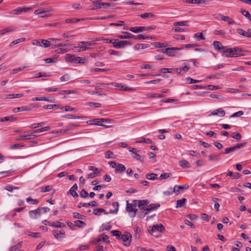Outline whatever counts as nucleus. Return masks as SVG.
Here are the masks:
<instances>
[{"label": "nucleus", "mask_w": 251, "mask_h": 251, "mask_svg": "<svg viewBox=\"0 0 251 251\" xmlns=\"http://www.w3.org/2000/svg\"><path fill=\"white\" fill-rule=\"evenodd\" d=\"M164 230V226L162 224L153 225L152 226H150L148 229V231L150 234L153 235V233L156 231H158L159 232H163Z\"/></svg>", "instance_id": "f8f14e48"}, {"label": "nucleus", "mask_w": 251, "mask_h": 251, "mask_svg": "<svg viewBox=\"0 0 251 251\" xmlns=\"http://www.w3.org/2000/svg\"><path fill=\"white\" fill-rule=\"evenodd\" d=\"M77 185L75 183L70 189L69 192L73 197H77L78 196L76 190L77 189Z\"/></svg>", "instance_id": "b1692460"}, {"label": "nucleus", "mask_w": 251, "mask_h": 251, "mask_svg": "<svg viewBox=\"0 0 251 251\" xmlns=\"http://www.w3.org/2000/svg\"><path fill=\"white\" fill-rule=\"evenodd\" d=\"M111 228V226L110 225L109 223H107L105 224H103L101 226V230H109Z\"/></svg>", "instance_id": "de8ad7c7"}, {"label": "nucleus", "mask_w": 251, "mask_h": 251, "mask_svg": "<svg viewBox=\"0 0 251 251\" xmlns=\"http://www.w3.org/2000/svg\"><path fill=\"white\" fill-rule=\"evenodd\" d=\"M26 234L33 238H38L39 237V233L38 232H28Z\"/></svg>", "instance_id": "864d4df0"}, {"label": "nucleus", "mask_w": 251, "mask_h": 251, "mask_svg": "<svg viewBox=\"0 0 251 251\" xmlns=\"http://www.w3.org/2000/svg\"><path fill=\"white\" fill-rule=\"evenodd\" d=\"M112 233L113 236H116L117 238L120 239V236L122 235L121 232L118 230H113L112 231Z\"/></svg>", "instance_id": "e2e57ef3"}, {"label": "nucleus", "mask_w": 251, "mask_h": 251, "mask_svg": "<svg viewBox=\"0 0 251 251\" xmlns=\"http://www.w3.org/2000/svg\"><path fill=\"white\" fill-rule=\"evenodd\" d=\"M113 153L110 151H107L105 154V157L108 159L113 158Z\"/></svg>", "instance_id": "338daca9"}, {"label": "nucleus", "mask_w": 251, "mask_h": 251, "mask_svg": "<svg viewBox=\"0 0 251 251\" xmlns=\"http://www.w3.org/2000/svg\"><path fill=\"white\" fill-rule=\"evenodd\" d=\"M237 33L241 35H243L244 36H246L249 38L251 37V33L248 34V32H247L246 31H244L242 29L238 28L237 29Z\"/></svg>", "instance_id": "473e14b6"}, {"label": "nucleus", "mask_w": 251, "mask_h": 251, "mask_svg": "<svg viewBox=\"0 0 251 251\" xmlns=\"http://www.w3.org/2000/svg\"><path fill=\"white\" fill-rule=\"evenodd\" d=\"M115 41L114 42L113 47L116 49L124 48L126 46L131 45V43L126 40L120 41L118 39H115Z\"/></svg>", "instance_id": "0eeeda50"}, {"label": "nucleus", "mask_w": 251, "mask_h": 251, "mask_svg": "<svg viewBox=\"0 0 251 251\" xmlns=\"http://www.w3.org/2000/svg\"><path fill=\"white\" fill-rule=\"evenodd\" d=\"M129 151L132 152L133 154L132 157L138 160H141L142 159L141 156L138 153V151L135 148H129Z\"/></svg>", "instance_id": "412c9836"}, {"label": "nucleus", "mask_w": 251, "mask_h": 251, "mask_svg": "<svg viewBox=\"0 0 251 251\" xmlns=\"http://www.w3.org/2000/svg\"><path fill=\"white\" fill-rule=\"evenodd\" d=\"M99 41V40L96 39V40L92 41L79 42L77 44V45L75 47V48L76 49L78 52L89 50L91 49L90 47L95 45V41Z\"/></svg>", "instance_id": "f03ea898"}, {"label": "nucleus", "mask_w": 251, "mask_h": 251, "mask_svg": "<svg viewBox=\"0 0 251 251\" xmlns=\"http://www.w3.org/2000/svg\"><path fill=\"white\" fill-rule=\"evenodd\" d=\"M26 110H28V108L26 107H17L16 108H14L13 109V112H17L20 111H26Z\"/></svg>", "instance_id": "052dcab7"}, {"label": "nucleus", "mask_w": 251, "mask_h": 251, "mask_svg": "<svg viewBox=\"0 0 251 251\" xmlns=\"http://www.w3.org/2000/svg\"><path fill=\"white\" fill-rule=\"evenodd\" d=\"M88 169L90 171H93V173H95V175L97 176L98 175V174L100 173V172L98 170V169L94 166H89Z\"/></svg>", "instance_id": "8fccbe9b"}, {"label": "nucleus", "mask_w": 251, "mask_h": 251, "mask_svg": "<svg viewBox=\"0 0 251 251\" xmlns=\"http://www.w3.org/2000/svg\"><path fill=\"white\" fill-rule=\"evenodd\" d=\"M49 210L50 208L48 207L39 208L36 210L29 211V215L31 218H38L40 215L45 213Z\"/></svg>", "instance_id": "39448f33"}, {"label": "nucleus", "mask_w": 251, "mask_h": 251, "mask_svg": "<svg viewBox=\"0 0 251 251\" xmlns=\"http://www.w3.org/2000/svg\"><path fill=\"white\" fill-rule=\"evenodd\" d=\"M180 166L184 168H189L190 167V163L186 160H181L178 162Z\"/></svg>", "instance_id": "c756f323"}, {"label": "nucleus", "mask_w": 251, "mask_h": 251, "mask_svg": "<svg viewBox=\"0 0 251 251\" xmlns=\"http://www.w3.org/2000/svg\"><path fill=\"white\" fill-rule=\"evenodd\" d=\"M108 239H109V237L106 235L101 234L97 239V242H100L101 241H103V242H106V243H109V241Z\"/></svg>", "instance_id": "a878e982"}, {"label": "nucleus", "mask_w": 251, "mask_h": 251, "mask_svg": "<svg viewBox=\"0 0 251 251\" xmlns=\"http://www.w3.org/2000/svg\"><path fill=\"white\" fill-rule=\"evenodd\" d=\"M149 28L150 27H146L144 26H139L130 27L129 29L130 31L134 33H138L144 31H148Z\"/></svg>", "instance_id": "aec40b11"}, {"label": "nucleus", "mask_w": 251, "mask_h": 251, "mask_svg": "<svg viewBox=\"0 0 251 251\" xmlns=\"http://www.w3.org/2000/svg\"><path fill=\"white\" fill-rule=\"evenodd\" d=\"M53 11V8L50 7L36 10L34 13L35 15H40L41 18H48L51 16V14L50 12Z\"/></svg>", "instance_id": "7ed1b4c3"}, {"label": "nucleus", "mask_w": 251, "mask_h": 251, "mask_svg": "<svg viewBox=\"0 0 251 251\" xmlns=\"http://www.w3.org/2000/svg\"><path fill=\"white\" fill-rule=\"evenodd\" d=\"M246 143L244 142V143H241L240 144H238L236 145L235 146H232V147H231L229 148H227L225 150V153L226 154H229L232 152L234 151H236L237 149H239L244 147V146H246Z\"/></svg>", "instance_id": "9b49d317"}, {"label": "nucleus", "mask_w": 251, "mask_h": 251, "mask_svg": "<svg viewBox=\"0 0 251 251\" xmlns=\"http://www.w3.org/2000/svg\"><path fill=\"white\" fill-rule=\"evenodd\" d=\"M185 81L189 84H192L193 83H198L201 81V80L194 79L190 77H188L185 79Z\"/></svg>", "instance_id": "c03bdc74"}, {"label": "nucleus", "mask_w": 251, "mask_h": 251, "mask_svg": "<svg viewBox=\"0 0 251 251\" xmlns=\"http://www.w3.org/2000/svg\"><path fill=\"white\" fill-rule=\"evenodd\" d=\"M183 49V46L181 48H168L165 49H163L161 50V51L166 54L168 56L171 57L177 56L180 55V54L177 53L176 50H179Z\"/></svg>", "instance_id": "20e7f679"}, {"label": "nucleus", "mask_w": 251, "mask_h": 251, "mask_svg": "<svg viewBox=\"0 0 251 251\" xmlns=\"http://www.w3.org/2000/svg\"><path fill=\"white\" fill-rule=\"evenodd\" d=\"M194 36L195 38H196L198 41L205 39V38L204 37L202 33H196Z\"/></svg>", "instance_id": "09e8293b"}, {"label": "nucleus", "mask_w": 251, "mask_h": 251, "mask_svg": "<svg viewBox=\"0 0 251 251\" xmlns=\"http://www.w3.org/2000/svg\"><path fill=\"white\" fill-rule=\"evenodd\" d=\"M65 108V111H74L76 112L77 110L76 109L71 107V106H66L65 107H62L61 109Z\"/></svg>", "instance_id": "5fc2aeb1"}, {"label": "nucleus", "mask_w": 251, "mask_h": 251, "mask_svg": "<svg viewBox=\"0 0 251 251\" xmlns=\"http://www.w3.org/2000/svg\"><path fill=\"white\" fill-rule=\"evenodd\" d=\"M112 6V4L108 2H100L96 6L97 9L107 8Z\"/></svg>", "instance_id": "cd10ccee"}, {"label": "nucleus", "mask_w": 251, "mask_h": 251, "mask_svg": "<svg viewBox=\"0 0 251 251\" xmlns=\"http://www.w3.org/2000/svg\"><path fill=\"white\" fill-rule=\"evenodd\" d=\"M111 84L112 86L118 88L120 90H123L126 91H133L134 90V89L128 87L122 83L113 82Z\"/></svg>", "instance_id": "ddd939ff"}, {"label": "nucleus", "mask_w": 251, "mask_h": 251, "mask_svg": "<svg viewBox=\"0 0 251 251\" xmlns=\"http://www.w3.org/2000/svg\"><path fill=\"white\" fill-rule=\"evenodd\" d=\"M185 2L187 3H198L205 4L206 2L204 0H185Z\"/></svg>", "instance_id": "2f4dec72"}, {"label": "nucleus", "mask_w": 251, "mask_h": 251, "mask_svg": "<svg viewBox=\"0 0 251 251\" xmlns=\"http://www.w3.org/2000/svg\"><path fill=\"white\" fill-rule=\"evenodd\" d=\"M25 38H21L16 39V40L12 41L10 44V46H12V45H15L18 44L21 42H23L25 41Z\"/></svg>", "instance_id": "4c0bfd02"}, {"label": "nucleus", "mask_w": 251, "mask_h": 251, "mask_svg": "<svg viewBox=\"0 0 251 251\" xmlns=\"http://www.w3.org/2000/svg\"><path fill=\"white\" fill-rule=\"evenodd\" d=\"M32 101H49V100L47 97H34L32 98Z\"/></svg>", "instance_id": "a19ab883"}, {"label": "nucleus", "mask_w": 251, "mask_h": 251, "mask_svg": "<svg viewBox=\"0 0 251 251\" xmlns=\"http://www.w3.org/2000/svg\"><path fill=\"white\" fill-rule=\"evenodd\" d=\"M67 224V225L72 229L75 226L81 227L86 225L85 223L82 221H68Z\"/></svg>", "instance_id": "1a4fd4ad"}, {"label": "nucleus", "mask_w": 251, "mask_h": 251, "mask_svg": "<svg viewBox=\"0 0 251 251\" xmlns=\"http://www.w3.org/2000/svg\"><path fill=\"white\" fill-rule=\"evenodd\" d=\"M92 124H94L95 125H99L101 126H103L105 128H109L111 127V126L105 125L103 124H99V123H109L111 122H113V120L111 119H95L93 121Z\"/></svg>", "instance_id": "6e6552de"}, {"label": "nucleus", "mask_w": 251, "mask_h": 251, "mask_svg": "<svg viewBox=\"0 0 251 251\" xmlns=\"http://www.w3.org/2000/svg\"><path fill=\"white\" fill-rule=\"evenodd\" d=\"M88 193L84 189H82L80 193V196L82 198H86L88 196Z\"/></svg>", "instance_id": "0e129e2a"}, {"label": "nucleus", "mask_w": 251, "mask_h": 251, "mask_svg": "<svg viewBox=\"0 0 251 251\" xmlns=\"http://www.w3.org/2000/svg\"><path fill=\"white\" fill-rule=\"evenodd\" d=\"M70 75L68 74H66L60 77V80L62 82H66L70 80Z\"/></svg>", "instance_id": "603ef678"}, {"label": "nucleus", "mask_w": 251, "mask_h": 251, "mask_svg": "<svg viewBox=\"0 0 251 251\" xmlns=\"http://www.w3.org/2000/svg\"><path fill=\"white\" fill-rule=\"evenodd\" d=\"M75 91L74 90H63L59 92V94L60 95H64V94H73L75 93Z\"/></svg>", "instance_id": "13d9d810"}, {"label": "nucleus", "mask_w": 251, "mask_h": 251, "mask_svg": "<svg viewBox=\"0 0 251 251\" xmlns=\"http://www.w3.org/2000/svg\"><path fill=\"white\" fill-rule=\"evenodd\" d=\"M41 44L42 45V47L47 48L50 47L51 45V42L45 39H41Z\"/></svg>", "instance_id": "f704fd0d"}, {"label": "nucleus", "mask_w": 251, "mask_h": 251, "mask_svg": "<svg viewBox=\"0 0 251 251\" xmlns=\"http://www.w3.org/2000/svg\"><path fill=\"white\" fill-rule=\"evenodd\" d=\"M131 235L129 233H126L120 236V239L122 240L125 246L128 247L130 245Z\"/></svg>", "instance_id": "9d476101"}, {"label": "nucleus", "mask_w": 251, "mask_h": 251, "mask_svg": "<svg viewBox=\"0 0 251 251\" xmlns=\"http://www.w3.org/2000/svg\"><path fill=\"white\" fill-rule=\"evenodd\" d=\"M86 104L90 106H94L95 107H100L101 106V104L100 103L89 102L86 103Z\"/></svg>", "instance_id": "4d7b16f0"}, {"label": "nucleus", "mask_w": 251, "mask_h": 251, "mask_svg": "<svg viewBox=\"0 0 251 251\" xmlns=\"http://www.w3.org/2000/svg\"><path fill=\"white\" fill-rule=\"evenodd\" d=\"M134 203H129L127 201L126 209L131 217H134L137 214L140 218H143L160 207L158 203L149 204L147 200L133 201Z\"/></svg>", "instance_id": "f257e3e1"}, {"label": "nucleus", "mask_w": 251, "mask_h": 251, "mask_svg": "<svg viewBox=\"0 0 251 251\" xmlns=\"http://www.w3.org/2000/svg\"><path fill=\"white\" fill-rule=\"evenodd\" d=\"M241 51V50L239 49L234 48L232 49H228L226 50H224V52H226L227 53H231V54H233V57H238L243 56V54L240 53Z\"/></svg>", "instance_id": "4468645a"}, {"label": "nucleus", "mask_w": 251, "mask_h": 251, "mask_svg": "<svg viewBox=\"0 0 251 251\" xmlns=\"http://www.w3.org/2000/svg\"><path fill=\"white\" fill-rule=\"evenodd\" d=\"M16 28L14 27H8L0 30V35H3L6 33L13 32Z\"/></svg>", "instance_id": "bb28decb"}, {"label": "nucleus", "mask_w": 251, "mask_h": 251, "mask_svg": "<svg viewBox=\"0 0 251 251\" xmlns=\"http://www.w3.org/2000/svg\"><path fill=\"white\" fill-rule=\"evenodd\" d=\"M225 114L226 113L225 110L222 108H219L214 110L209 115V116L218 115L220 117H223L225 116Z\"/></svg>", "instance_id": "a211bd4d"}, {"label": "nucleus", "mask_w": 251, "mask_h": 251, "mask_svg": "<svg viewBox=\"0 0 251 251\" xmlns=\"http://www.w3.org/2000/svg\"><path fill=\"white\" fill-rule=\"evenodd\" d=\"M125 35H119L118 38L121 39H135V36L127 32H124Z\"/></svg>", "instance_id": "4be33fe9"}, {"label": "nucleus", "mask_w": 251, "mask_h": 251, "mask_svg": "<svg viewBox=\"0 0 251 251\" xmlns=\"http://www.w3.org/2000/svg\"><path fill=\"white\" fill-rule=\"evenodd\" d=\"M32 45L38 46L39 47H42L41 44V39L40 40H34L32 42Z\"/></svg>", "instance_id": "69168bd1"}, {"label": "nucleus", "mask_w": 251, "mask_h": 251, "mask_svg": "<svg viewBox=\"0 0 251 251\" xmlns=\"http://www.w3.org/2000/svg\"><path fill=\"white\" fill-rule=\"evenodd\" d=\"M113 209H110L108 212L105 213V214H108L109 213H116L118 211L119 209V203L118 202H114L112 204Z\"/></svg>", "instance_id": "393cba45"}, {"label": "nucleus", "mask_w": 251, "mask_h": 251, "mask_svg": "<svg viewBox=\"0 0 251 251\" xmlns=\"http://www.w3.org/2000/svg\"><path fill=\"white\" fill-rule=\"evenodd\" d=\"M26 201H27V202L29 203L32 204H33V205L37 204L38 203L37 200L33 199L30 197L27 198L26 199Z\"/></svg>", "instance_id": "49530a36"}, {"label": "nucleus", "mask_w": 251, "mask_h": 251, "mask_svg": "<svg viewBox=\"0 0 251 251\" xmlns=\"http://www.w3.org/2000/svg\"><path fill=\"white\" fill-rule=\"evenodd\" d=\"M189 187L188 184H185L183 185L177 186L175 185L173 189V192L176 194H178L180 192L182 191L184 189H187Z\"/></svg>", "instance_id": "6ab92c4d"}, {"label": "nucleus", "mask_w": 251, "mask_h": 251, "mask_svg": "<svg viewBox=\"0 0 251 251\" xmlns=\"http://www.w3.org/2000/svg\"><path fill=\"white\" fill-rule=\"evenodd\" d=\"M175 26H188L189 22L187 21L176 22L174 23Z\"/></svg>", "instance_id": "c9c22d12"}, {"label": "nucleus", "mask_w": 251, "mask_h": 251, "mask_svg": "<svg viewBox=\"0 0 251 251\" xmlns=\"http://www.w3.org/2000/svg\"><path fill=\"white\" fill-rule=\"evenodd\" d=\"M44 124H45L44 122H41L37 124H33L30 126V127L32 128H36L38 127L42 126H43L44 125Z\"/></svg>", "instance_id": "3c124183"}, {"label": "nucleus", "mask_w": 251, "mask_h": 251, "mask_svg": "<svg viewBox=\"0 0 251 251\" xmlns=\"http://www.w3.org/2000/svg\"><path fill=\"white\" fill-rule=\"evenodd\" d=\"M241 12L242 15L246 17L247 19L251 21V15L248 11L246 10H241Z\"/></svg>", "instance_id": "37998d69"}, {"label": "nucleus", "mask_w": 251, "mask_h": 251, "mask_svg": "<svg viewBox=\"0 0 251 251\" xmlns=\"http://www.w3.org/2000/svg\"><path fill=\"white\" fill-rule=\"evenodd\" d=\"M109 53L110 55H116V56H120L121 55V53L118 51L110 50H109Z\"/></svg>", "instance_id": "6e6d98bb"}, {"label": "nucleus", "mask_w": 251, "mask_h": 251, "mask_svg": "<svg viewBox=\"0 0 251 251\" xmlns=\"http://www.w3.org/2000/svg\"><path fill=\"white\" fill-rule=\"evenodd\" d=\"M84 19H76V18H72V19H67L66 20V22L67 23H75L81 21H83Z\"/></svg>", "instance_id": "e433bc0d"}, {"label": "nucleus", "mask_w": 251, "mask_h": 251, "mask_svg": "<svg viewBox=\"0 0 251 251\" xmlns=\"http://www.w3.org/2000/svg\"><path fill=\"white\" fill-rule=\"evenodd\" d=\"M189 69V66L187 64L184 63L182 65V67L179 68L175 69V72L176 73L177 75H180L186 73L188 71Z\"/></svg>", "instance_id": "dca6fc26"}, {"label": "nucleus", "mask_w": 251, "mask_h": 251, "mask_svg": "<svg viewBox=\"0 0 251 251\" xmlns=\"http://www.w3.org/2000/svg\"><path fill=\"white\" fill-rule=\"evenodd\" d=\"M243 115V112L242 111H239L237 112L233 113L232 115H231V117H240Z\"/></svg>", "instance_id": "774afa93"}, {"label": "nucleus", "mask_w": 251, "mask_h": 251, "mask_svg": "<svg viewBox=\"0 0 251 251\" xmlns=\"http://www.w3.org/2000/svg\"><path fill=\"white\" fill-rule=\"evenodd\" d=\"M22 134L23 135L24 140L32 139L38 136L36 134H33L32 130L25 131Z\"/></svg>", "instance_id": "f3484780"}, {"label": "nucleus", "mask_w": 251, "mask_h": 251, "mask_svg": "<svg viewBox=\"0 0 251 251\" xmlns=\"http://www.w3.org/2000/svg\"><path fill=\"white\" fill-rule=\"evenodd\" d=\"M89 245H80L78 248L77 249V250L78 251H84L89 249Z\"/></svg>", "instance_id": "bf43d9fd"}, {"label": "nucleus", "mask_w": 251, "mask_h": 251, "mask_svg": "<svg viewBox=\"0 0 251 251\" xmlns=\"http://www.w3.org/2000/svg\"><path fill=\"white\" fill-rule=\"evenodd\" d=\"M148 47V45L146 44H138L134 46V49L135 50H140L147 48Z\"/></svg>", "instance_id": "ea45409f"}, {"label": "nucleus", "mask_w": 251, "mask_h": 251, "mask_svg": "<svg viewBox=\"0 0 251 251\" xmlns=\"http://www.w3.org/2000/svg\"><path fill=\"white\" fill-rule=\"evenodd\" d=\"M66 60L67 61H70L75 63H84L86 61V59L81 57H76L75 55L67 54L66 56Z\"/></svg>", "instance_id": "423d86ee"}, {"label": "nucleus", "mask_w": 251, "mask_h": 251, "mask_svg": "<svg viewBox=\"0 0 251 251\" xmlns=\"http://www.w3.org/2000/svg\"><path fill=\"white\" fill-rule=\"evenodd\" d=\"M221 20L227 22L229 25H232L235 23V22L228 16L222 15Z\"/></svg>", "instance_id": "7c9ffc66"}, {"label": "nucleus", "mask_w": 251, "mask_h": 251, "mask_svg": "<svg viewBox=\"0 0 251 251\" xmlns=\"http://www.w3.org/2000/svg\"><path fill=\"white\" fill-rule=\"evenodd\" d=\"M126 169L125 166L122 164H118L115 169L116 173H123L126 171Z\"/></svg>", "instance_id": "c85d7f7f"}, {"label": "nucleus", "mask_w": 251, "mask_h": 251, "mask_svg": "<svg viewBox=\"0 0 251 251\" xmlns=\"http://www.w3.org/2000/svg\"><path fill=\"white\" fill-rule=\"evenodd\" d=\"M139 16L144 19H149L154 17L155 15L153 13L149 12L141 14Z\"/></svg>", "instance_id": "72a5a7b5"}, {"label": "nucleus", "mask_w": 251, "mask_h": 251, "mask_svg": "<svg viewBox=\"0 0 251 251\" xmlns=\"http://www.w3.org/2000/svg\"><path fill=\"white\" fill-rule=\"evenodd\" d=\"M44 224L45 225H49L54 227H62L64 226L63 223H61L57 221L50 222V221H44Z\"/></svg>", "instance_id": "2eb2a0df"}, {"label": "nucleus", "mask_w": 251, "mask_h": 251, "mask_svg": "<svg viewBox=\"0 0 251 251\" xmlns=\"http://www.w3.org/2000/svg\"><path fill=\"white\" fill-rule=\"evenodd\" d=\"M231 137L232 138L238 140H240L241 139V135L238 132L234 133V134Z\"/></svg>", "instance_id": "680f3d73"}, {"label": "nucleus", "mask_w": 251, "mask_h": 251, "mask_svg": "<svg viewBox=\"0 0 251 251\" xmlns=\"http://www.w3.org/2000/svg\"><path fill=\"white\" fill-rule=\"evenodd\" d=\"M15 120L16 119L13 117H5L2 118H0V122H7L8 121H13Z\"/></svg>", "instance_id": "a18cd8bd"}, {"label": "nucleus", "mask_w": 251, "mask_h": 251, "mask_svg": "<svg viewBox=\"0 0 251 251\" xmlns=\"http://www.w3.org/2000/svg\"><path fill=\"white\" fill-rule=\"evenodd\" d=\"M213 45L214 48L218 50H223L224 52V50H225V47L223 46L221 43L219 41H214Z\"/></svg>", "instance_id": "5701e85b"}, {"label": "nucleus", "mask_w": 251, "mask_h": 251, "mask_svg": "<svg viewBox=\"0 0 251 251\" xmlns=\"http://www.w3.org/2000/svg\"><path fill=\"white\" fill-rule=\"evenodd\" d=\"M186 201V199H184V198L177 200L176 201V207H182Z\"/></svg>", "instance_id": "58836bf2"}, {"label": "nucleus", "mask_w": 251, "mask_h": 251, "mask_svg": "<svg viewBox=\"0 0 251 251\" xmlns=\"http://www.w3.org/2000/svg\"><path fill=\"white\" fill-rule=\"evenodd\" d=\"M157 175L154 173L147 174L146 176V178L149 180H154L156 178Z\"/></svg>", "instance_id": "79ce46f5"}]
</instances>
